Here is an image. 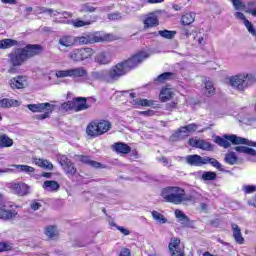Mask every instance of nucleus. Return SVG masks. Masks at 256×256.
Instances as JSON below:
<instances>
[{
  "instance_id": "1",
  "label": "nucleus",
  "mask_w": 256,
  "mask_h": 256,
  "mask_svg": "<svg viewBox=\"0 0 256 256\" xmlns=\"http://www.w3.org/2000/svg\"><path fill=\"white\" fill-rule=\"evenodd\" d=\"M149 54L147 52H138L131 58L124 60L107 69L108 73V84L113 85L117 83L121 77H125L129 71H133L136 67H139L145 59H148Z\"/></svg>"
},
{
  "instance_id": "2",
  "label": "nucleus",
  "mask_w": 256,
  "mask_h": 256,
  "mask_svg": "<svg viewBox=\"0 0 256 256\" xmlns=\"http://www.w3.org/2000/svg\"><path fill=\"white\" fill-rule=\"evenodd\" d=\"M43 53V47L39 44H28L24 48H18L8 55L9 62L12 67H21L24 61L35 57V55H41Z\"/></svg>"
},
{
  "instance_id": "3",
  "label": "nucleus",
  "mask_w": 256,
  "mask_h": 256,
  "mask_svg": "<svg viewBox=\"0 0 256 256\" xmlns=\"http://www.w3.org/2000/svg\"><path fill=\"white\" fill-rule=\"evenodd\" d=\"M256 78L253 74H237L229 78L230 85L237 89V91H245L248 87H251L255 83Z\"/></svg>"
},
{
  "instance_id": "4",
  "label": "nucleus",
  "mask_w": 256,
  "mask_h": 256,
  "mask_svg": "<svg viewBox=\"0 0 256 256\" xmlns=\"http://www.w3.org/2000/svg\"><path fill=\"white\" fill-rule=\"evenodd\" d=\"M161 195L167 203H174V205H180L183 201H187L185 190L179 187H166L162 190Z\"/></svg>"
},
{
  "instance_id": "5",
  "label": "nucleus",
  "mask_w": 256,
  "mask_h": 256,
  "mask_svg": "<svg viewBox=\"0 0 256 256\" xmlns=\"http://www.w3.org/2000/svg\"><path fill=\"white\" fill-rule=\"evenodd\" d=\"M93 55H95V50L86 47L72 50L68 57L71 59V61H74V63H81V61L91 59Z\"/></svg>"
},
{
  "instance_id": "6",
  "label": "nucleus",
  "mask_w": 256,
  "mask_h": 256,
  "mask_svg": "<svg viewBox=\"0 0 256 256\" xmlns=\"http://www.w3.org/2000/svg\"><path fill=\"white\" fill-rule=\"evenodd\" d=\"M213 158L209 156H201L198 154L188 155L185 157V163L191 167H203V165H211Z\"/></svg>"
},
{
  "instance_id": "7",
  "label": "nucleus",
  "mask_w": 256,
  "mask_h": 256,
  "mask_svg": "<svg viewBox=\"0 0 256 256\" xmlns=\"http://www.w3.org/2000/svg\"><path fill=\"white\" fill-rule=\"evenodd\" d=\"M224 139L230 141L232 145H247L248 147H256V142L235 134H224Z\"/></svg>"
},
{
  "instance_id": "8",
  "label": "nucleus",
  "mask_w": 256,
  "mask_h": 256,
  "mask_svg": "<svg viewBox=\"0 0 256 256\" xmlns=\"http://www.w3.org/2000/svg\"><path fill=\"white\" fill-rule=\"evenodd\" d=\"M58 163L61 165V167H63L67 175H75V173H77V168H75L73 162H71L66 155L58 156Z\"/></svg>"
},
{
  "instance_id": "9",
  "label": "nucleus",
  "mask_w": 256,
  "mask_h": 256,
  "mask_svg": "<svg viewBox=\"0 0 256 256\" xmlns=\"http://www.w3.org/2000/svg\"><path fill=\"white\" fill-rule=\"evenodd\" d=\"M27 109L32 113H45L48 110L53 111L55 109V105L45 102V103H38V104H28Z\"/></svg>"
},
{
  "instance_id": "10",
  "label": "nucleus",
  "mask_w": 256,
  "mask_h": 256,
  "mask_svg": "<svg viewBox=\"0 0 256 256\" xmlns=\"http://www.w3.org/2000/svg\"><path fill=\"white\" fill-rule=\"evenodd\" d=\"M191 147H196V149H201L202 151H214L215 147L208 141L205 140H195L193 138L188 141Z\"/></svg>"
},
{
  "instance_id": "11",
  "label": "nucleus",
  "mask_w": 256,
  "mask_h": 256,
  "mask_svg": "<svg viewBox=\"0 0 256 256\" xmlns=\"http://www.w3.org/2000/svg\"><path fill=\"white\" fill-rule=\"evenodd\" d=\"M179 245H181V240L179 238L171 239L168 245L171 256H185V252H183L181 248H179Z\"/></svg>"
},
{
  "instance_id": "12",
  "label": "nucleus",
  "mask_w": 256,
  "mask_h": 256,
  "mask_svg": "<svg viewBox=\"0 0 256 256\" xmlns=\"http://www.w3.org/2000/svg\"><path fill=\"white\" fill-rule=\"evenodd\" d=\"M100 41H103L102 38L93 34L75 37V43L78 42L79 45H91L93 43H100Z\"/></svg>"
},
{
  "instance_id": "13",
  "label": "nucleus",
  "mask_w": 256,
  "mask_h": 256,
  "mask_svg": "<svg viewBox=\"0 0 256 256\" xmlns=\"http://www.w3.org/2000/svg\"><path fill=\"white\" fill-rule=\"evenodd\" d=\"M74 103V111L75 113H79V111H87L91 105L87 103V98L85 97H76L73 99Z\"/></svg>"
},
{
  "instance_id": "14",
  "label": "nucleus",
  "mask_w": 256,
  "mask_h": 256,
  "mask_svg": "<svg viewBox=\"0 0 256 256\" xmlns=\"http://www.w3.org/2000/svg\"><path fill=\"white\" fill-rule=\"evenodd\" d=\"M75 157L76 159H78V161L84 163V165H89V167H93L94 169H101V167H103V164H101V162L91 160V157L89 156L76 155Z\"/></svg>"
},
{
  "instance_id": "15",
  "label": "nucleus",
  "mask_w": 256,
  "mask_h": 256,
  "mask_svg": "<svg viewBox=\"0 0 256 256\" xmlns=\"http://www.w3.org/2000/svg\"><path fill=\"white\" fill-rule=\"evenodd\" d=\"M15 169H18L19 171H23L24 173H35V168L28 166V165H18V164H13L10 166V168H6L3 170V173H13Z\"/></svg>"
},
{
  "instance_id": "16",
  "label": "nucleus",
  "mask_w": 256,
  "mask_h": 256,
  "mask_svg": "<svg viewBox=\"0 0 256 256\" xmlns=\"http://www.w3.org/2000/svg\"><path fill=\"white\" fill-rule=\"evenodd\" d=\"M9 85L11 89H25L27 79L24 76H17L10 80Z\"/></svg>"
},
{
  "instance_id": "17",
  "label": "nucleus",
  "mask_w": 256,
  "mask_h": 256,
  "mask_svg": "<svg viewBox=\"0 0 256 256\" xmlns=\"http://www.w3.org/2000/svg\"><path fill=\"white\" fill-rule=\"evenodd\" d=\"M11 189H13L14 193L20 197H25V195L29 193V186L25 183L12 184Z\"/></svg>"
},
{
  "instance_id": "18",
  "label": "nucleus",
  "mask_w": 256,
  "mask_h": 256,
  "mask_svg": "<svg viewBox=\"0 0 256 256\" xmlns=\"http://www.w3.org/2000/svg\"><path fill=\"white\" fill-rule=\"evenodd\" d=\"M94 61L98 65H109L111 63V56L107 52H98L94 57Z\"/></svg>"
},
{
  "instance_id": "19",
  "label": "nucleus",
  "mask_w": 256,
  "mask_h": 256,
  "mask_svg": "<svg viewBox=\"0 0 256 256\" xmlns=\"http://www.w3.org/2000/svg\"><path fill=\"white\" fill-rule=\"evenodd\" d=\"M90 75L92 79H95V81H102V83L109 84V76L107 70L93 71Z\"/></svg>"
},
{
  "instance_id": "20",
  "label": "nucleus",
  "mask_w": 256,
  "mask_h": 256,
  "mask_svg": "<svg viewBox=\"0 0 256 256\" xmlns=\"http://www.w3.org/2000/svg\"><path fill=\"white\" fill-rule=\"evenodd\" d=\"M231 227L233 231L234 241H236L238 245H243L245 243V238H243V235L241 234V228H239V225L235 223H232Z\"/></svg>"
},
{
  "instance_id": "21",
  "label": "nucleus",
  "mask_w": 256,
  "mask_h": 256,
  "mask_svg": "<svg viewBox=\"0 0 256 256\" xmlns=\"http://www.w3.org/2000/svg\"><path fill=\"white\" fill-rule=\"evenodd\" d=\"M112 149L116 153H122V155H127L131 153V147L123 142H116L112 145Z\"/></svg>"
},
{
  "instance_id": "22",
  "label": "nucleus",
  "mask_w": 256,
  "mask_h": 256,
  "mask_svg": "<svg viewBox=\"0 0 256 256\" xmlns=\"http://www.w3.org/2000/svg\"><path fill=\"white\" fill-rule=\"evenodd\" d=\"M175 217L178 219V223H181L182 227H191V220L183 213V211L175 210Z\"/></svg>"
},
{
  "instance_id": "23",
  "label": "nucleus",
  "mask_w": 256,
  "mask_h": 256,
  "mask_svg": "<svg viewBox=\"0 0 256 256\" xmlns=\"http://www.w3.org/2000/svg\"><path fill=\"white\" fill-rule=\"evenodd\" d=\"M44 235H46V237H48L50 241H55V239L59 237V231L57 230V226H47L44 230Z\"/></svg>"
},
{
  "instance_id": "24",
  "label": "nucleus",
  "mask_w": 256,
  "mask_h": 256,
  "mask_svg": "<svg viewBox=\"0 0 256 256\" xmlns=\"http://www.w3.org/2000/svg\"><path fill=\"white\" fill-rule=\"evenodd\" d=\"M64 23H68L69 25H73L76 29H79L80 27H87V25H93L95 21L93 20H81V19H75V20H66Z\"/></svg>"
},
{
  "instance_id": "25",
  "label": "nucleus",
  "mask_w": 256,
  "mask_h": 256,
  "mask_svg": "<svg viewBox=\"0 0 256 256\" xmlns=\"http://www.w3.org/2000/svg\"><path fill=\"white\" fill-rule=\"evenodd\" d=\"M89 75V72L85 67H76L70 69V77H74L75 79L79 77H87Z\"/></svg>"
},
{
  "instance_id": "26",
  "label": "nucleus",
  "mask_w": 256,
  "mask_h": 256,
  "mask_svg": "<svg viewBox=\"0 0 256 256\" xmlns=\"http://www.w3.org/2000/svg\"><path fill=\"white\" fill-rule=\"evenodd\" d=\"M59 45L62 47H75V37L73 36H62L58 39Z\"/></svg>"
},
{
  "instance_id": "27",
  "label": "nucleus",
  "mask_w": 256,
  "mask_h": 256,
  "mask_svg": "<svg viewBox=\"0 0 256 256\" xmlns=\"http://www.w3.org/2000/svg\"><path fill=\"white\" fill-rule=\"evenodd\" d=\"M86 133L89 135V137H99V126L97 125V122H91L88 124L86 128Z\"/></svg>"
},
{
  "instance_id": "28",
  "label": "nucleus",
  "mask_w": 256,
  "mask_h": 256,
  "mask_svg": "<svg viewBox=\"0 0 256 256\" xmlns=\"http://www.w3.org/2000/svg\"><path fill=\"white\" fill-rule=\"evenodd\" d=\"M33 163L41 167L42 169H48V171H53V164L48 160L41 159V158H33Z\"/></svg>"
},
{
  "instance_id": "29",
  "label": "nucleus",
  "mask_w": 256,
  "mask_h": 256,
  "mask_svg": "<svg viewBox=\"0 0 256 256\" xmlns=\"http://www.w3.org/2000/svg\"><path fill=\"white\" fill-rule=\"evenodd\" d=\"M186 137H188V135L183 131V127H180L170 136V141L176 143L177 141H183Z\"/></svg>"
},
{
  "instance_id": "30",
  "label": "nucleus",
  "mask_w": 256,
  "mask_h": 256,
  "mask_svg": "<svg viewBox=\"0 0 256 256\" xmlns=\"http://www.w3.org/2000/svg\"><path fill=\"white\" fill-rule=\"evenodd\" d=\"M0 107L3 109H9L11 107H19V101L9 99V98H3L0 100Z\"/></svg>"
},
{
  "instance_id": "31",
  "label": "nucleus",
  "mask_w": 256,
  "mask_h": 256,
  "mask_svg": "<svg viewBox=\"0 0 256 256\" xmlns=\"http://www.w3.org/2000/svg\"><path fill=\"white\" fill-rule=\"evenodd\" d=\"M42 187L43 189H46V191H59L61 186L59 185V182L55 180H46Z\"/></svg>"
},
{
  "instance_id": "32",
  "label": "nucleus",
  "mask_w": 256,
  "mask_h": 256,
  "mask_svg": "<svg viewBox=\"0 0 256 256\" xmlns=\"http://www.w3.org/2000/svg\"><path fill=\"white\" fill-rule=\"evenodd\" d=\"M214 143L219 145V147H223L224 149H229L231 147V141L225 138V135L221 136H214Z\"/></svg>"
},
{
  "instance_id": "33",
  "label": "nucleus",
  "mask_w": 256,
  "mask_h": 256,
  "mask_svg": "<svg viewBox=\"0 0 256 256\" xmlns=\"http://www.w3.org/2000/svg\"><path fill=\"white\" fill-rule=\"evenodd\" d=\"M159 25V19L156 16H149L144 20V29H151Z\"/></svg>"
},
{
  "instance_id": "34",
  "label": "nucleus",
  "mask_w": 256,
  "mask_h": 256,
  "mask_svg": "<svg viewBox=\"0 0 256 256\" xmlns=\"http://www.w3.org/2000/svg\"><path fill=\"white\" fill-rule=\"evenodd\" d=\"M234 151L237 153H244L245 155H250L251 157H255L256 150L253 148H249L247 146H236Z\"/></svg>"
},
{
  "instance_id": "35",
  "label": "nucleus",
  "mask_w": 256,
  "mask_h": 256,
  "mask_svg": "<svg viewBox=\"0 0 256 256\" xmlns=\"http://www.w3.org/2000/svg\"><path fill=\"white\" fill-rule=\"evenodd\" d=\"M173 77H175L173 72H164L154 78V83H165V81H169L170 79H173Z\"/></svg>"
},
{
  "instance_id": "36",
  "label": "nucleus",
  "mask_w": 256,
  "mask_h": 256,
  "mask_svg": "<svg viewBox=\"0 0 256 256\" xmlns=\"http://www.w3.org/2000/svg\"><path fill=\"white\" fill-rule=\"evenodd\" d=\"M98 125V131L101 135H105L109 129H111V122L106 120H101L100 122H97Z\"/></svg>"
},
{
  "instance_id": "37",
  "label": "nucleus",
  "mask_w": 256,
  "mask_h": 256,
  "mask_svg": "<svg viewBox=\"0 0 256 256\" xmlns=\"http://www.w3.org/2000/svg\"><path fill=\"white\" fill-rule=\"evenodd\" d=\"M17 215V212L15 210H5L3 208H0V219H4L5 221H8L9 219H13Z\"/></svg>"
},
{
  "instance_id": "38",
  "label": "nucleus",
  "mask_w": 256,
  "mask_h": 256,
  "mask_svg": "<svg viewBox=\"0 0 256 256\" xmlns=\"http://www.w3.org/2000/svg\"><path fill=\"white\" fill-rule=\"evenodd\" d=\"M172 97H173V92L171 91L170 88H163L161 90L160 100L162 101V103L169 101L170 99H172Z\"/></svg>"
},
{
  "instance_id": "39",
  "label": "nucleus",
  "mask_w": 256,
  "mask_h": 256,
  "mask_svg": "<svg viewBox=\"0 0 256 256\" xmlns=\"http://www.w3.org/2000/svg\"><path fill=\"white\" fill-rule=\"evenodd\" d=\"M19 42L17 40L13 39H3L0 40V49H9L10 47H15V45H18Z\"/></svg>"
},
{
  "instance_id": "40",
  "label": "nucleus",
  "mask_w": 256,
  "mask_h": 256,
  "mask_svg": "<svg viewBox=\"0 0 256 256\" xmlns=\"http://www.w3.org/2000/svg\"><path fill=\"white\" fill-rule=\"evenodd\" d=\"M195 22V13H186L181 17L182 25H191Z\"/></svg>"
},
{
  "instance_id": "41",
  "label": "nucleus",
  "mask_w": 256,
  "mask_h": 256,
  "mask_svg": "<svg viewBox=\"0 0 256 256\" xmlns=\"http://www.w3.org/2000/svg\"><path fill=\"white\" fill-rule=\"evenodd\" d=\"M225 163H228V165H235L237 164V161H239V158L235 154V152H229L224 157Z\"/></svg>"
},
{
  "instance_id": "42",
  "label": "nucleus",
  "mask_w": 256,
  "mask_h": 256,
  "mask_svg": "<svg viewBox=\"0 0 256 256\" xmlns=\"http://www.w3.org/2000/svg\"><path fill=\"white\" fill-rule=\"evenodd\" d=\"M132 105H138L140 107H151V105H153V101L143 98H136L132 101Z\"/></svg>"
},
{
  "instance_id": "43",
  "label": "nucleus",
  "mask_w": 256,
  "mask_h": 256,
  "mask_svg": "<svg viewBox=\"0 0 256 256\" xmlns=\"http://www.w3.org/2000/svg\"><path fill=\"white\" fill-rule=\"evenodd\" d=\"M0 147H13V139L6 134L0 136Z\"/></svg>"
},
{
  "instance_id": "44",
  "label": "nucleus",
  "mask_w": 256,
  "mask_h": 256,
  "mask_svg": "<svg viewBox=\"0 0 256 256\" xmlns=\"http://www.w3.org/2000/svg\"><path fill=\"white\" fill-rule=\"evenodd\" d=\"M158 35H160V37H163L164 39H175V36L177 35V31L160 30L158 31Z\"/></svg>"
},
{
  "instance_id": "45",
  "label": "nucleus",
  "mask_w": 256,
  "mask_h": 256,
  "mask_svg": "<svg viewBox=\"0 0 256 256\" xmlns=\"http://www.w3.org/2000/svg\"><path fill=\"white\" fill-rule=\"evenodd\" d=\"M204 94L206 97H212V95H215V87H213V82L207 81L205 83Z\"/></svg>"
},
{
  "instance_id": "46",
  "label": "nucleus",
  "mask_w": 256,
  "mask_h": 256,
  "mask_svg": "<svg viewBox=\"0 0 256 256\" xmlns=\"http://www.w3.org/2000/svg\"><path fill=\"white\" fill-rule=\"evenodd\" d=\"M152 217L154 221H157V223H160L162 225L167 223V218L158 211H152Z\"/></svg>"
},
{
  "instance_id": "47",
  "label": "nucleus",
  "mask_w": 256,
  "mask_h": 256,
  "mask_svg": "<svg viewBox=\"0 0 256 256\" xmlns=\"http://www.w3.org/2000/svg\"><path fill=\"white\" fill-rule=\"evenodd\" d=\"M97 8L89 3H84L80 6V13H95Z\"/></svg>"
},
{
  "instance_id": "48",
  "label": "nucleus",
  "mask_w": 256,
  "mask_h": 256,
  "mask_svg": "<svg viewBox=\"0 0 256 256\" xmlns=\"http://www.w3.org/2000/svg\"><path fill=\"white\" fill-rule=\"evenodd\" d=\"M232 5L236 11H246L247 4L241 0H232Z\"/></svg>"
},
{
  "instance_id": "49",
  "label": "nucleus",
  "mask_w": 256,
  "mask_h": 256,
  "mask_svg": "<svg viewBox=\"0 0 256 256\" xmlns=\"http://www.w3.org/2000/svg\"><path fill=\"white\" fill-rule=\"evenodd\" d=\"M217 173L213 171H206L202 174V181H215Z\"/></svg>"
},
{
  "instance_id": "50",
  "label": "nucleus",
  "mask_w": 256,
  "mask_h": 256,
  "mask_svg": "<svg viewBox=\"0 0 256 256\" xmlns=\"http://www.w3.org/2000/svg\"><path fill=\"white\" fill-rule=\"evenodd\" d=\"M246 13H251L253 17H256V3L255 1H249L246 5Z\"/></svg>"
},
{
  "instance_id": "51",
  "label": "nucleus",
  "mask_w": 256,
  "mask_h": 256,
  "mask_svg": "<svg viewBox=\"0 0 256 256\" xmlns=\"http://www.w3.org/2000/svg\"><path fill=\"white\" fill-rule=\"evenodd\" d=\"M62 111H75V102L68 101L61 104Z\"/></svg>"
},
{
  "instance_id": "52",
  "label": "nucleus",
  "mask_w": 256,
  "mask_h": 256,
  "mask_svg": "<svg viewBox=\"0 0 256 256\" xmlns=\"http://www.w3.org/2000/svg\"><path fill=\"white\" fill-rule=\"evenodd\" d=\"M51 113H53V110H48L43 114L34 115L33 119H36L37 121H45V119H49L51 117Z\"/></svg>"
},
{
  "instance_id": "53",
  "label": "nucleus",
  "mask_w": 256,
  "mask_h": 256,
  "mask_svg": "<svg viewBox=\"0 0 256 256\" xmlns=\"http://www.w3.org/2000/svg\"><path fill=\"white\" fill-rule=\"evenodd\" d=\"M183 131L189 136V133H195L197 131V124L192 123L186 126H182Z\"/></svg>"
},
{
  "instance_id": "54",
  "label": "nucleus",
  "mask_w": 256,
  "mask_h": 256,
  "mask_svg": "<svg viewBox=\"0 0 256 256\" xmlns=\"http://www.w3.org/2000/svg\"><path fill=\"white\" fill-rule=\"evenodd\" d=\"M210 165H211V167H214L218 171L225 173V168H223V166L220 164V162L217 159L212 158Z\"/></svg>"
},
{
  "instance_id": "55",
  "label": "nucleus",
  "mask_w": 256,
  "mask_h": 256,
  "mask_svg": "<svg viewBox=\"0 0 256 256\" xmlns=\"http://www.w3.org/2000/svg\"><path fill=\"white\" fill-rule=\"evenodd\" d=\"M244 25H245L246 29L248 30V32L251 33L253 35V37H256V30H255V26L253 25V23H251V21H249V20H245Z\"/></svg>"
},
{
  "instance_id": "56",
  "label": "nucleus",
  "mask_w": 256,
  "mask_h": 256,
  "mask_svg": "<svg viewBox=\"0 0 256 256\" xmlns=\"http://www.w3.org/2000/svg\"><path fill=\"white\" fill-rule=\"evenodd\" d=\"M56 77H58V78L71 77V69L60 70V71L56 72Z\"/></svg>"
},
{
  "instance_id": "57",
  "label": "nucleus",
  "mask_w": 256,
  "mask_h": 256,
  "mask_svg": "<svg viewBox=\"0 0 256 256\" xmlns=\"http://www.w3.org/2000/svg\"><path fill=\"white\" fill-rule=\"evenodd\" d=\"M13 249L12 245H9L7 242H0V253H4V251H11Z\"/></svg>"
},
{
  "instance_id": "58",
  "label": "nucleus",
  "mask_w": 256,
  "mask_h": 256,
  "mask_svg": "<svg viewBox=\"0 0 256 256\" xmlns=\"http://www.w3.org/2000/svg\"><path fill=\"white\" fill-rule=\"evenodd\" d=\"M242 191H244V193H246V194L255 193L256 186L244 185L243 188H242Z\"/></svg>"
},
{
  "instance_id": "59",
  "label": "nucleus",
  "mask_w": 256,
  "mask_h": 256,
  "mask_svg": "<svg viewBox=\"0 0 256 256\" xmlns=\"http://www.w3.org/2000/svg\"><path fill=\"white\" fill-rule=\"evenodd\" d=\"M108 19L110 21H119V19H122L121 13L119 12L110 13L108 14Z\"/></svg>"
},
{
  "instance_id": "60",
  "label": "nucleus",
  "mask_w": 256,
  "mask_h": 256,
  "mask_svg": "<svg viewBox=\"0 0 256 256\" xmlns=\"http://www.w3.org/2000/svg\"><path fill=\"white\" fill-rule=\"evenodd\" d=\"M116 229L120 231L123 235H131V231L123 226H116Z\"/></svg>"
},
{
  "instance_id": "61",
  "label": "nucleus",
  "mask_w": 256,
  "mask_h": 256,
  "mask_svg": "<svg viewBox=\"0 0 256 256\" xmlns=\"http://www.w3.org/2000/svg\"><path fill=\"white\" fill-rule=\"evenodd\" d=\"M41 12L42 13H48V15H50V17H53V15H55V13H59L58 11H55L51 8H42Z\"/></svg>"
},
{
  "instance_id": "62",
  "label": "nucleus",
  "mask_w": 256,
  "mask_h": 256,
  "mask_svg": "<svg viewBox=\"0 0 256 256\" xmlns=\"http://www.w3.org/2000/svg\"><path fill=\"white\" fill-rule=\"evenodd\" d=\"M234 16L236 17V19H240L241 21H243V23H245V21H248L245 17V14H243L242 12H236L234 13Z\"/></svg>"
},
{
  "instance_id": "63",
  "label": "nucleus",
  "mask_w": 256,
  "mask_h": 256,
  "mask_svg": "<svg viewBox=\"0 0 256 256\" xmlns=\"http://www.w3.org/2000/svg\"><path fill=\"white\" fill-rule=\"evenodd\" d=\"M30 207L32 211H39V209H41V203L34 201L30 204Z\"/></svg>"
},
{
  "instance_id": "64",
  "label": "nucleus",
  "mask_w": 256,
  "mask_h": 256,
  "mask_svg": "<svg viewBox=\"0 0 256 256\" xmlns=\"http://www.w3.org/2000/svg\"><path fill=\"white\" fill-rule=\"evenodd\" d=\"M119 256H131V250L129 248H122Z\"/></svg>"
}]
</instances>
